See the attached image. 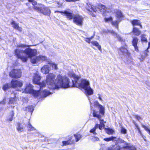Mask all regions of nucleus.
<instances>
[{
    "label": "nucleus",
    "instance_id": "nucleus-18",
    "mask_svg": "<svg viewBox=\"0 0 150 150\" xmlns=\"http://www.w3.org/2000/svg\"><path fill=\"white\" fill-rule=\"evenodd\" d=\"M115 12L116 13V17L117 18H118L120 20H121L123 17V16L121 11L119 10H116L115 11Z\"/></svg>",
    "mask_w": 150,
    "mask_h": 150
},
{
    "label": "nucleus",
    "instance_id": "nucleus-11",
    "mask_svg": "<svg viewBox=\"0 0 150 150\" xmlns=\"http://www.w3.org/2000/svg\"><path fill=\"white\" fill-rule=\"evenodd\" d=\"M94 106L96 107H97L99 109L100 113L102 115H103L105 112L104 107L100 105L97 101H96L94 103Z\"/></svg>",
    "mask_w": 150,
    "mask_h": 150
},
{
    "label": "nucleus",
    "instance_id": "nucleus-31",
    "mask_svg": "<svg viewBox=\"0 0 150 150\" xmlns=\"http://www.w3.org/2000/svg\"><path fill=\"white\" fill-rule=\"evenodd\" d=\"M74 137L76 139V142L79 141L81 138V137L80 134H75L74 135Z\"/></svg>",
    "mask_w": 150,
    "mask_h": 150
},
{
    "label": "nucleus",
    "instance_id": "nucleus-21",
    "mask_svg": "<svg viewBox=\"0 0 150 150\" xmlns=\"http://www.w3.org/2000/svg\"><path fill=\"white\" fill-rule=\"evenodd\" d=\"M28 1L31 3L34 7H33V8L35 10V6H38L39 8H40L42 6V4H37V2L36 1H33V0H29Z\"/></svg>",
    "mask_w": 150,
    "mask_h": 150
},
{
    "label": "nucleus",
    "instance_id": "nucleus-39",
    "mask_svg": "<svg viewBox=\"0 0 150 150\" xmlns=\"http://www.w3.org/2000/svg\"><path fill=\"white\" fill-rule=\"evenodd\" d=\"M104 19L105 22H112V18L111 17L105 18Z\"/></svg>",
    "mask_w": 150,
    "mask_h": 150
},
{
    "label": "nucleus",
    "instance_id": "nucleus-6",
    "mask_svg": "<svg viewBox=\"0 0 150 150\" xmlns=\"http://www.w3.org/2000/svg\"><path fill=\"white\" fill-rule=\"evenodd\" d=\"M22 81L19 80H12L11 81V87L16 88L17 91H21L20 88L23 86Z\"/></svg>",
    "mask_w": 150,
    "mask_h": 150
},
{
    "label": "nucleus",
    "instance_id": "nucleus-16",
    "mask_svg": "<svg viewBox=\"0 0 150 150\" xmlns=\"http://www.w3.org/2000/svg\"><path fill=\"white\" fill-rule=\"evenodd\" d=\"M98 8L101 12H105L107 9V8L105 5L101 4H99L98 5Z\"/></svg>",
    "mask_w": 150,
    "mask_h": 150
},
{
    "label": "nucleus",
    "instance_id": "nucleus-28",
    "mask_svg": "<svg viewBox=\"0 0 150 150\" xmlns=\"http://www.w3.org/2000/svg\"><path fill=\"white\" fill-rule=\"evenodd\" d=\"M134 124L136 127V128L138 130V131L139 133L140 134V135L144 139V140L145 141H146L145 139V137L143 136L141 131L140 130L139 128L138 127L137 125L136 124L134 123Z\"/></svg>",
    "mask_w": 150,
    "mask_h": 150
},
{
    "label": "nucleus",
    "instance_id": "nucleus-4",
    "mask_svg": "<svg viewBox=\"0 0 150 150\" xmlns=\"http://www.w3.org/2000/svg\"><path fill=\"white\" fill-rule=\"evenodd\" d=\"M93 116L94 117H97L100 122V125L96 124V127L97 128H98L99 129L101 130L104 127L105 125L103 120L101 119L100 115L97 112H96L95 110L93 111Z\"/></svg>",
    "mask_w": 150,
    "mask_h": 150
},
{
    "label": "nucleus",
    "instance_id": "nucleus-38",
    "mask_svg": "<svg viewBox=\"0 0 150 150\" xmlns=\"http://www.w3.org/2000/svg\"><path fill=\"white\" fill-rule=\"evenodd\" d=\"M112 24L113 25L115 26V27L117 28H118V22L117 21H116L114 22H112Z\"/></svg>",
    "mask_w": 150,
    "mask_h": 150
},
{
    "label": "nucleus",
    "instance_id": "nucleus-25",
    "mask_svg": "<svg viewBox=\"0 0 150 150\" xmlns=\"http://www.w3.org/2000/svg\"><path fill=\"white\" fill-rule=\"evenodd\" d=\"M120 147L117 145H115L112 147H110L107 150H120Z\"/></svg>",
    "mask_w": 150,
    "mask_h": 150
},
{
    "label": "nucleus",
    "instance_id": "nucleus-34",
    "mask_svg": "<svg viewBox=\"0 0 150 150\" xmlns=\"http://www.w3.org/2000/svg\"><path fill=\"white\" fill-rule=\"evenodd\" d=\"M121 132L122 133L125 134L127 133V130L124 127H122L121 129Z\"/></svg>",
    "mask_w": 150,
    "mask_h": 150
},
{
    "label": "nucleus",
    "instance_id": "nucleus-15",
    "mask_svg": "<svg viewBox=\"0 0 150 150\" xmlns=\"http://www.w3.org/2000/svg\"><path fill=\"white\" fill-rule=\"evenodd\" d=\"M24 127L25 126L23 124L19 123L17 124L16 129L18 132H21L23 131Z\"/></svg>",
    "mask_w": 150,
    "mask_h": 150
},
{
    "label": "nucleus",
    "instance_id": "nucleus-23",
    "mask_svg": "<svg viewBox=\"0 0 150 150\" xmlns=\"http://www.w3.org/2000/svg\"><path fill=\"white\" fill-rule=\"evenodd\" d=\"M133 33L136 35L139 36L141 34V31L137 28L134 27L132 31Z\"/></svg>",
    "mask_w": 150,
    "mask_h": 150
},
{
    "label": "nucleus",
    "instance_id": "nucleus-53",
    "mask_svg": "<svg viewBox=\"0 0 150 150\" xmlns=\"http://www.w3.org/2000/svg\"><path fill=\"white\" fill-rule=\"evenodd\" d=\"M90 103H91V101H90Z\"/></svg>",
    "mask_w": 150,
    "mask_h": 150
},
{
    "label": "nucleus",
    "instance_id": "nucleus-54",
    "mask_svg": "<svg viewBox=\"0 0 150 150\" xmlns=\"http://www.w3.org/2000/svg\"><path fill=\"white\" fill-rule=\"evenodd\" d=\"M126 147L125 146L124 148H125Z\"/></svg>",
    "mask_w": 150,
    "mask_h": 150
},
{
    "label": "nucleus",
    "instance_id": "nucleus-9",
    "mask_svg": "<svg viewBox=\"0 0 150 150\" xmlns=\"http://www.w3.org/2000/svg\"><path fill=\"white\" fill-rule=\"evenodd\" d=\"M54 12L55 13L58 12L64 14V16H65L67 19L69 20H71L73 19L75 15V14L70 12L68 11H55Z\"/></svg>",
    "mask_w": 150,
    "mask_h": 150
},
{
    "label": "nucleus",
    "instance_id": "nucleus-52",
    "mask_svg": "<svg viewBox=\"0 0 150 150\" xmlns=\"http://www.w3.org/2000/svg\"><path fill=\"white\" fill-rule=\"evenodd\" d=\"M150 42H149V47L148 48L150 47V38L149 39Z\"/></svg>",
    "mask_w": 150,
    "mask_h": 150
},
{
    "label": "nucleus",
    "instance_id": "nucleus-2",
    "mask_svg": "<svg viewBox=\"0 0 150 150\" xmlns=\"http://www.w3.org/2000/svg\"><path fill=\"white\" fill-rule=\"evenodd\" d=\"M30 46L31 45L25 44L18 45L17 49L15 50L17 57L24 62H27L28 58H30L33 64L40 63L47 59V57L42 55L36 56L37 54V50L30 48Z\"/></svg>",
    "mask_w": 150,
    "mask_h": 150
},
{
    "label": "nucleus",
    "instance_id": "nucleus-19",
    "mask_svg": "<svg viewBox=\"0 0 150 150\" xmlns=\"http://www.w3.org/2000/svg\"><path fill=\"white\" fill-rule=\"evenodd\" d=\"M11 24L13 25V27L15 29H17L18 30L21 31L22 29L21 28L19 27L18 24L16 23L14 21H13L11 23Z\"/></svg>",
    "mask_w": 150,
    "mask_h": 150
},
{
    "label": "nucleus",
    "instance_id": "nucleus-3",
    "mask_svg": "<svg viewBox=\"0 0 150 150\" xmlns=\"http://www.w3.org/2000/svg\"><path fill=\"white\" fill-rule=\"evenodd\" d=\"M40 91H35L33 89L32 85L30 83H27L23 92L25 93H32L35 97L40 98L46 97L51 94L48 91L45 89L43 92H40Z\"/></svg>",
    "mask_w": 150,
    "mask_h": 150
},
{
    "label": "nucleus",
    "instance_id": "nucleus-17",
    "mask_svg": "<svg viewBox=\"0 0 150 150\" xmlns=\"http://www.w3.org/2000/svg\"><path fill=\"white\" fill-rule=\"evenodd\" d=\"M109 33H111L112 35L116 36L119 41H123L124 40L122 38H121L119 35H118L113 30H109L108 31Z\"/></svg>",
    "mask_w": 150,
    "mask_h": 150
},
{
    "label": "nucleus",
    "instance_id": "nucleus-42",
    "mask_svg": "<svg viewBox=\"0 0 150 150\" xmlns=\"http://www.w3.org/2000/svg\"><path fill=\"white\" fill-rule=\"evenodd\" d=\"M142 126L143 127V128H144V129L146 130L148 132L149 134L150 135V129H149L145 125H143Z\"/></svg>",
    "mask_w": 150,
    "mask_h": 150
},
{
    "label": "nucleus",
    "instance_id": "nucleus-46",
    "mask_svg": "<svg viewBox=\"0 0 150 150\" xmlns=\"http://www.w3.org/2000/svg\"><path fill=\"white\" fill-rule=\"evenodd\" d=\"M66 1L68 2H74L79 1V0H65Z\"/></svg>",
    "mask_w": 150,
    "mask_h": 150
},
{
    "label": "nucleus",
    "instance_id": "nucleus-12",
    "mask_svg": "<svg viewBox=\"0 0 150 150\" xmlns=\"http://www.w3.org/2000/svg\"><path fill=\"white\" fill-rule=\"evenodd\" d=\"M86 6V9L89 11L96 12L97 11L96 7L89 3H87Z\"/></svg>",
    "mask_w": 150,
    "mask_h": 150
},
{
    "label": "nucleus",
    "instance_id": "nucleus-36",
    "mask_svg": "<svg viewBox=\"0 0 150 150\" xmlns=\"http://www.w3.org/2000/svg\"><path fill=\"white\" fill-rule=\"evenodd\" d=\"M10 87L8 85V84H6L5 85H4L3 86V89L5 91L8 88Z\"/></svg>",
    "mask_w": 150,
    "mask_h": 150
},
{
    "label": "nucleus",
    "instance_id": "nucleus-48",
    "mask_svg": "<svg viewBox=\"0 0 150 150\" xmlns=\"http://www.w3.org/2000/svg\"><path fill=\"white\" fill-rule=\"evenodd\" d=\"M129 150H136V148L134 146H132L130 147Z\"/></svg>",
    "mask_w": 150,
    "mask_h": 150
},
{
    "label": "nucleus",
    "instance_id": "nucleus-33",
    "mask_svg": "<svg viewBox=\"0 0 150 150\" xmlns=\"http://www.w3.org/2000/svg\"><path fill=\"white\" fill-rule=\"evenodd\" d=\"M50 65L52 66V68L54 69L57 70L58 69V67H57V65L55 64L54 63H50Z\"/></svg>",
    "mask_w": 150,
    "mask_h": 150
},
{
    "label": "nucleus",
    "instance_id": "nucleus-50",
    "mask_svg": "<svg viewBox=\"0 0 150 150\" xmlns=\"http://www.w3.org/2000/svg\"><path fill=\"white\" fill-rule=\"evenodd\" d=\"M57 4L59 6H62V4L61 3H60L59 2H57Z\"/></svg>",
    "mask_w": 150,
    "mask_h": 150
},
{
    "label": "nucleus",
    "instance_id": "nucleus-35",
    "mask_svg": "<svg viewBox=\"0 0 150 150\" xmlns=\"http://www.w3.org/2000/svg\"><path fill=\"white\" fill-rule=\"evenodd\" d=\"M15 98H11L10 99L9 103L10 104L14 103L15 102Z\"/></svg>",
    "mask_w": 150,
    "mask_h": 150
},
{
    "label": "nucleus",
    "instance_id": "nucleus-45",
    "mask_svg": "<svg viewBox=\"0 0 150 150\" xmlns=\"http://www.w3.org/2000/svg\"><path fill=\"white\" fill-rule=\"evenodd\" d=\"M135 117L138 120H141V118L139 116L136 115H135Z\"/></svg>",
    "mask_w": 150,
    "mask_h": 150
},
{
    "label": "nucleus",
    "instance_id": "nucleus-20",
    "mask_svg": "<svg viewBox=\"0 0 150 150\" xmlns=\"http://www.w3.org/2000/svg\"><path fill=\"white\" fill-rule=\"evenodd\" d=\"M91 43L93 46L96 47L100 51H101V46L100 45H99L97 41H91Z\"/></svg>",
    "mask_w": 150,
    "mask_h": 150
},
{
    "label": "nucleus",
    "instance_id": "nucleus-26",
    "mask_svg": "<svg viewBox=\"0 0 150 150\" xmlns=\"http://www.w3.org/2000/svg\"><path fill=\"white\" fill-rule=\"evenodd\" d=\"M116 138L115 137H111L109 138H104V140L106 142H109L110 141L116 140Z\"/></svg>",
    "mask_w": 150,
    "mask_h": 150
},
{
    "label": "nucleus",
    "instance_id": "nucleus-24",
    "mask_svg": "<svg viewBox=\"0 0 150 150\" xmlns=\"http://www.w3.org/2000/svg\"><path fill=\"white\" fill-rule=\"evenodd\" d=\"M13 111H11L10 112V114L8 116L7 119V120L8 121H11L13 120Z\"/></svg>",
    "mask_w": 150,
    "mask_h": 150
},
{
    "label": "nucleus",
    "instance_id": "nucleus-49",
    "mask_svg": "<svg viewBox=\"0 0 150 150\" xmlns=\"http://www.w3.org/2000/svg\"><path fill=\"white\" fill-rule=\"evenodd\" d=\"M5 99H4L2 101H1V102H0V103H1L2 104H4L5 103Z\"/></svg>",
    "mask_w": 150,
    "mask_h": 150
},
{
    "label": "nucleus",
    "instance_id": "nucleus-37",
    "mask_svg": "<svg viewBox=\"0 0 150 150\" xmlns=\"http://www.w3.org/2000/svg\"><path fill=\"white\" fill-rule=\"evenodd\" d=\"M28 130L30 131H32L35 129L30 124L28 125Z\"/></svg>",
    "mask_w": 150,
    "mask_h": 150
},
{
    "label": "nucleus",
    "instance_id": "nucleus-1",
    "mask_svg": "<svg viewBox=\"0 0 150 150\" xmlns=\"http://www.w3.org/2000/svg\"><path fill=\"white\" fill-rule=\"evenodd\" d=\"M68 74L70 77L74 78V81L69 79L66 76L59 74L57 76L54 82L55 75L53 73H50L47 76L45 81H43L40 83L41 77L38 72L36 71L34 73L33 75V81L35 83L39 85L41 88L40 91L42 88L46 86L52 89L67 88L74 87L83 89L86 95L93 94V90L89 86L88 81L85 79L81 80L80 77L76 75L72 71H69Z\"/></svg>",
    "mask_w": 150,
    "mask_h": 150
},
{
    "label": "nucleus",
    "instance_id": "nucleus-27",
    "mask_svg": "<svg viewBox=\"0 0 150 150\" xmlns=\"http://www.w3.org/2000/svg\"><path fill=\"white\" fill-rule=\"evenodd\" d=\"M25 110L28 112H30L31 113L33 110V107L31 105L28 106L25 108Z\"/></svg>",
    "mask_w": 150,
    "mask_h": 150
},
{
    "label": "nucleus",
    "instance_id": "nucleus-8",
    "mask_svg": "<svg viewBox=\"0 0 150 150\" xmlns=\"http://www.w3.org/2000/svg\"><path fill=\"white\" fill-rule=\"evenodd\" d=\"M83 18L79 14L75 15L73 18V22L79 25H81L83 24Z\"/></svg>",
    "mask_w": 150,
    "mask_h": 150
},
{
    "label": "nucleus",
    "instance_id": "nucleus-43",
    "mask_svg": "<svg viewBox=\"0 0 150 150\" xmlns=\"http://www.w3.org/2000/svg\"><path fill=\"white\" fill-rule=\"evenodd\" d=\"M85 40L86 42H88V43H91V40L90 39H89V38H85Z\"/></svg>",
    "mask_w": 150,
    "mask_h": 150
},
{
    "label": "nucleus",
    "instance_id": "nucleus-14",
    "mask_svg": "<svg viewBox=\"0 0 150 150\" xmlns=\"http://www.w3.org/2000/svg\"><path fill=\"white\" fill-rule=\"evenodd\" d=\"M50 68L48 65L43 66L41 69V71L42 73L44 74L48 73L50 70Z\"/></svg>",
    "mask_w": 150,
    "mask_h": 150
},
{
    "label": "nucleus",
    "instance_id": "nucleus-22",
    "mask_svg": "<svg viewBox=\"0 0 150 150\" xmlns=\"http://www.w3.org/2000/svg\"><path fill=\"white\" fill-rule=\"evenodd\" d=\"M132 24L133 25H139L142 28V26L140 24V21L139 20H133L131 21Z\"/></svg>",
    "mask_w": 150,
    "mask_h": 150
},
{
    "label": "nucleus",
    "instance_id": "nucleus-13",
    "mask_svg": "<svg viewBox=\"0 0 150 150\" xmlns=\"http://www.w3.org/2000/svg\"><path fill=\"white\" fill-rule=\"evenodd\" d=\"M138 41V39L137 37H133L132 40V44L133 46L134 47V50L138 52L139 49L137 46V44Z\"/></svg>",
    "mask_w": 150,
    "mask_h": 150
},
{
    "label": "nucleus",
    "instance_id": "nucleus-29",
    "mask_svg": "<svg viewBox=\"0 0 150 150\" xmlns=\"http://www.w3.org/2000/svg\"><path fill=\"white\" fill-rule=\"evenodd\" d=\"M146 35H145L143 34L141 36V40L142 41L147 42V39L146 37Z\"/></svg>",
    "mask_w": 150,
    "mask_h": 150
},
{
    "label": "nucleus",
    "instance_id": "nucleus-41",
    "mask_svg": "<svg viewBox=\"0 0 150 150\" xmlns=\"http://www.w3.org/2000/svg\"><path fill=\"white\" fill-rule=\"evenodd\" d=\"M97 128L95 126L93 128L90 130V132L91 133L96 134V133L95 132V131H96V129Z\"/></svg>",
    "mask_w": 150,
    "mask_h": 150
},
{
    "label": "nucleus",
    "instance_id": "nucleus-44",
    "mask_svg": "<svg viewBox=\"0 0 150 150\" xmlns=\"http://www.w3.org/2000/svg\"><path fill=\"white\" fill-rule=\"evenodd\" d=\"M98 97L97 98H98L100 100L102 101L103 100L101 98V96L99 94H98L97 95Z\"/></svg>",
    "mask_w": 150,
    "mask_h": 150
},
{
    "label": "nucleus",
    "instance_id": "nucleus-10",
    "mask_svg": "<svg viewBox=\"0 0 150 150\" xmlns=\"http://www.w3.org/2000/svg\"><path fill=\"white\" fill-rule=\"evenodd\" d=\"M118 52L119 54L123 55L125 56H129L130 55V53L128 52L127 49L125 47H121L118 50Z\"/></svg>",
    "mask_w": 150,
    "mask_h": 150
},
{
    "label": "nucleus",
    "instance_id": "nucleus-7",
    "mask_svg": "<svg viewBox=\"0 0 150 150\" xmlns=\"http://www.w3.org/2000/svg\"><path fill=\"white\" fill-rule=\"evenodd\" d=\"M21 72L20 69H13L10 73V77L14 78H20L21 76Z\"/></svg>",
    "mask_w": 150,
    "mask_h": 150
},
{
    "label": "nucleus",
    "instance_id": "nucleus-40",
    "mask_svg": "<svg viewBox=\"0 0 150 150\" xmlns=\"http://www.w3.org/2000/svg\"><path fill=\"white\" fill-rule=\"evenodd\" d=\"M62 143L64 145H66L71 144L70 141L69 140L63 141Z\"/></svg>",
    "mask_w": 150,
    "mask_h": 150
},
{
    "label": "nucleus",
    "instance_id": "nucleus-51",
    "mask_svg": "<svg viewBox=\"0 0 150 150\" xmlns=\"http://www.w3.org/2000/svg\"><path fill=\"white\" fill-rule=\"evenodd\" d=\"M94 35L93 36H92L90 38H89V39H90L91 40L94 38Z\"/></svg>",
    "mask_w": 150,
    "mask_h": 150
},
{
    "label": "nucleus",
    "instance_id": "nucleus-47",
    "mask_svg": "<svg viewBox=\"0 0 150 150\" xmlns=\"http://www.w3.org/2000/svg\"><path fill=\"white\" fill-rule=\"evenodd\" d=\"M56 1L57 0H47L46 1L47 3L51 4L52 3V1Z\"/></svg>",
    "mask_w": 150,
    "mask_h": 150
},
{
    "label": "nucleus",
    "instance_id": "nucleus-30",
    "mask_svg": "<svg viewBox=\"0 0 150 150\" xmlns=\"http://www.w3.org/2000/svg\"><path fill=\"white\" fill-rule=\"evenodd\" d=\"M114 131L112 129H106V132L107 133L109 134H112L114 132Z\"/></svg>",
    "mask_w": 150,
    "mask_h": 150
},
{
    "label": "nucleus",
    "instance_id": "nucleus-32",
    "mask_svg": "<svg viewBox=\"0 0 150 150\" xmlns=\"http://www.w3.org/2000/svg\"><path fill=\"white\" fill-rule=\"evenodd\" d=\"M91 139L93 142H95L99 140V138L96 136H92L91 137Z\"/></svg>",
    "mask_w": 150,
    "mask_h": 150
},
{
    "label": "nucleus",
    "instance_id": "nucleus-5",
    "mask_svg": "<svg viewBox=\"0 0 150 150\" xmlns=\"http://www.w3.org/2000/svg\"><path fill=\"white\" fill-rule=\"evenodd\" d=\"M35 8L38 12L42 13L46 15L49 16L51 13L50 10L48 8L45 7L42 5L40 8H39V7L37 6H35Z\"/></svg>",
    "mask_w": 150,
    "mask_h": 150
},
{
    "label": "nucleus",
    "instance_id": "nucleus-55",
    "mask_svg": "<svg viewBox=\"0 0 150 150\" xmlns=\"http://www.w3.org/2000/svg\"><path fill=\"white\" fill-rule=\"evenodd\" d=\"M62 1H63V0H62Z\"/></svg>",
    "mask_w": 150,
    "mask_h": 150
}]
</instances>
